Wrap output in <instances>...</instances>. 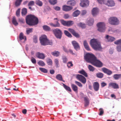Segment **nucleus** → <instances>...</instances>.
<instances>
[{"label": "nucleus", "instance_id": "nucleus-50", "mask_svg": "<svg viewBox=\"0 0 121 121\" xmlns=\"http://www.w3.org/2000/svg\"><path fill=\"white\" fill-rule=\"evenodd\" d=\"M31 61L33 64H35L36 63V60L33 57H31Z\"/></svg>", "mask_w": 121, "mask_h": 121}, {"label": "nucleus", "instance_id": "nucleus-25", "mask_svg": "<svg viewBox=\"0 0 121 121\" xmlns=\"http://www.w3.org/2000/svg\"><path fill=\"white\" fill-rule=\"evenodd\" d=\"M71 87L73 90L75 92H77L78 87L76 85L72 84H71Z\"/></svg>", "mask_w": 121, "mask_h": 121}, {"label": "nucleus", "instance_id": "nucleus-12", "mask_svg": "<svg viewBox=\"0 0 121 121\" xmlns=\"http://www.w3.org/2000/svg\"><path fill=\"white\" fill-rule=\"evenodd\" d=\"M114 43L118 45L116 47L117 50L118 52H121V39L116 41L114 42Z\"/></svg>", "mask_w": 121, "mask_h": 121}, {"label": "nucleus", "instance_id": "nucleus-59", "mask_svg": "<svg viewBox=\"0 0 121 121\" xmlns=\"http://www.w3.org/2000/svg\"><path fill=\"white\" fill-rule=\"evenodd\" d=\"M20 9H19L16 12V14L17 16L18 17L20 16Z\"/></svg>", "mask_w": 121, "mask_h": 121}, {"label": "nucleus", "instance_id": "nucleus-1", "mask_svg": "<svg viewBox=\"0 0 121 121\" xmlns=\"http://www.w3.org/2000/svg\"><path fill=\"white\" fill-rule=\"evenodd\" d=\"M84 58L87 62L91 63L94 66L98 68H100L103 66L102 63L91 53H86L84 56Z\"/></svg>", "mask_w": 121, "mask_h": 121}, {"label": "nucleus", "instance_id": "nucleus-15", "mask_svg": "<svg viewBox=\"0 0 121 121\" xmlns=\"http://www.w3.org/2000/svg\"><path fill=\"white\" fill-rule=\"evenodd\" d=\"M54 20H56V21L55 22V23H56V24H55L52 23H49L50 25L51 26L54 27H60V24L58 22V21H59V20L57 18H54Z\"/></svg>", "mask_w": 121, "mask_h": 121}, {"label": "nucleus", "instance_id": "nucleus-24", "mask_svg": "<svg viewBox=\"0 0 121 121\" xmlns=\"http://www.w3.org/2000/svg\"><path fill=\"white\" fill-rule=\"evenodd\" d=\"M56 78L59 80L62 81L64 82H65V81L63 80L62 76L60 74H59L56 75Z\"/></svg>", "mask_w": 121, "mask_h": 121}, {"label": "nucleus", "instance_id": "nucleus-51", "mask_svg": "<svg viewBox=\"0 0 121 121\" xmlns=\"http://www.w3.org/2000/svg\"><path fill=\"white\" fill-rule=\"evenodd\" d=\"M73 65V64H72V62L69 61V62L67 63V66L69 68H70L71 66H72Z\"/></svg>", "mask_w": 121, "mask_h": 121}, {"label": "nucleus", "instance_id": "nucleus-37", "mask_svg": "<svg viewBox=\"0 0 121 121\" xmlns=\"http://www.w3.org/2000/svg\"><path fill=\"white\" fill-rule=\"evenodd\" d=\"M38 64L39 65L41 66H43L45 65V64L44 63L42 60H39L38 62Z\"/></svg>", "mask_w": 121, "mask_h": 121}, {"label": "nucleus", "instance_id": "nucleus-58", "mask_svg": "<svg viewBox=\"0 0 121 121\" xmlns=\"http://www.w3.org/2000/svg\"><path fill=\"white\" fill-rule=\"evenodd\" d=\"M68 30L72 34H73L74 33L75 31L73 29L71 28L68 29Z\"/></svg>", "mask_w": 121, "mask_h": 121}, {"label": "nucleus", "instance_id": "nucleus-14", "mask_svg": "<svg viewBox=\"0 0 121 121\" xmlns=\"http://www.w3.org/2000/svg\"><path fill=\"white\" fill-rule=\"evenodd\" d=\"M72 43L74 48L77 51L80 49V47L79 44L76 41H73Z\"/></svg>", "mask_w": 121, "mask_h": 121}, {"label": "nucleus", "instance_id": "nucleus-44", "mask_svg": "<svg viewBox=\"0 0 121 121\" xmlns=\"http://www.w3.org/2000/svg\"><path fill=\"white\" fill-rule=\"evenodd\" d=\"M49 2L51 4L54 5L56 3L57 0H49Z\"/></svg>", "mask_w": 121, "mask_h": 121}, {"label": "nucleus", "instance_id": "nucleus-29", "mask_svg": "<svg viewBox=\"0 0 121 121\" xmlns=\"http://www.w3.org/2000/svg\"><path fill=\"white\" fill-rule=\"evenodd\" d=\"M78 73L83 75L86 77L88 76L87 73L83 69L79 71Z\"/></svg>", "mask_w": 121, "mask_h": 121}, {"label": "nucleus", "instance_id": "nucleus-22", "mask_svg": "<svg viewBox=\"0 0 121 121\" xmlns=\"http://www.w3.org/2000/svg\"><path fill=\"white\" fill-rule=\"evenodd\" d=\"M83 45L85 48L88 51L90 50V49L89 47V45L86 40H84L83 42Z\"/></svg>", "mask_w": 121, "mask_h": 121}, {"label": "nucleus", "instance_id": "nucleus-17", "mask_svg": "<svg viewBox=\"0 0 121 121\" xmlns=\"http://www.w3.org/2000/svg\"><path fill=\"white\" fill-rule=\"evenodd\" d=\"M109 87H111L114 89H117L119 88L118 85L116 83L114 82H111L108 84Z\"/></svg>", "mask_w": 121, "mask_h": 121}, {"label": "nucleus", "instance_id": "nucleus-55", "mask_svg": "<svg viewBox=\"0 0 121 121\" xmlns=\"http://www.w3.org/2000/svg\"><path fill=\"white\" fill-rule=\"evenodd\" d=\"M34 2L32 1H30L28 4V5L29 6H31L33 5L34 4Z\"/></svg>", "mask_w": 121, "mask_h": 121}, {"label": "nucleus", "instance_id": "nucleus-7", "mask_svg": "<svg viewBox=\"0 0 121 121\" xmlns=\"http://www.w3.org/2000/svg\"><path fill=\"white\" fill-rule=\"evenodd\" d=\"M108 22L111 24L113 25H118L119 23V20L117 17H111L108 19Z\"/></svg>", "mask_w": 121, "mask_h": 121}, {"label": "nucleus", "instance_id": "nucleus-42", "mask_svg": "<svg viewBox=\"0 0 121 121\" xmlns=\"http://www.w3.org/2000/svg\"><path fill=\"white\" fill-rule=\"evenodd\" d=\"M39 69L43 73H47L48 72L47 70L44 68H39Z\"/></svg>", "mask_w": 121, "mask_h": 121}, {"label": "nucleus", "instance_id": "nucleus-11", "mask_svg": "<svg viewBox=\"0 0 121 121\" xmlns=\"http://www.w3.org/2000/svg\"><path fill=\"white\" fill-rule=\"evenodd\" d=\"M67 4L68 6L64 5L62 8H71L70 6H74L76 4V2L73 0H70L67 2Z\"/></svg>", "mask_w": 121, "mask_h": 121}, {"label": "nucleus", "instance_id": "nucleus-23", "mask_svg": "<svg viewBox=\"0 0 121 121\" xmlns=\"http://www.w3.org/2000/svg\"><path fill=\"white\" fill-rule=\"evenodd\" d=\"M84 100L85 102V106L86 107L88 106L89 104V100L88 98L86 97H85L84 98Z\"/></svg>", "mask_w": 121, "mask_h": 121}, {"label": "nucleus", "instance_id": "nucleus-28", "mask_svg": "<svg viewBox=\"0 0 121 121\" xmlns=\"http://www.w3.org/2000/svg\"><path fill=\"white\" fill-rule=\"evenodd\" d=\"M113 78L116 80L121 78V74H114L113 76Z\"/></svg>", "mask_w": 121, "mask_h": 121}, {"label": "nucleus", "instance_id": "nucleus-2", "mask_svg": "<svg viewBox=\"0 0 121 121\" xmlns=\"http://www.w3.org/2000/svg\"><path fill=\"white\" fill-rule=\"evenodd\" d=\"M26 22L28 25L34 26L37 24L39 22L38 18L34 15L30 14L26 17Z\"/></svg>", "mask_w": 121, "mask_h": 121}, {"label": "nucleus", "instance_id": "nucleus-26", "mask_svg": "<svg viewBox=\"0 0 121 121\" xmlns=\"http://www.w3.org/2000/svg\"><path fill=\"white\" fill-rule=\"evenodd\" d=\"M52 55L54 56L58 57L60 54V52L58 51H55L51 53Z\"/></svg>", "mask_w": 121, "mask_h": 121}, {"label": "nucleus", "instance_id": "nucleus-46", "mask_svg": "<svg viewBox=\"0 0 121 121\" xmlns=\"http://www.w3.org/2000/svg\"><path fill=\"white\" fill-rule=\"evenodd\" d=\"M99 115L100 116L102 115L104 113L103 109L102 108H100L99 109Z\"/></svg>", "mask_w": 121, "mask_h": 121}, {"label": "nucleus", "instance_id": "nucleus-43", "mask_svg": "<svg viewBox=\"0 0 121 121\" xmlns=\"http://www.w3.org/2000/svg\"><path fill=\"white\" fill-rule=\"evenodd\" d=\"M46 62L48 65H52V62L51 59L49 58L47 59Z\"/></svg>", "mask_w": 121, "mask_h": 121}, {"label": "nucleus", "instance_id": "nucleus-62", "mask_svg": "<svg viewBox=\"0 0 121 121\" xmlns=\"http://www.w3.org/2000/svg\"><path fill=\"white\" fill-rule=\"evenodd\" d=\"M69 17V16L68 14H65L64 16V18L65 19L68 18Z\"/></svg>", "mask_w": 121, "mask_h": 121}, {"label": "nucleus", "instance_id": "nucleus-57", "mask_svg": "<svg viewBox=\"0 0 121 121\" xmlns=\"http://www.w3.org/2000/svg\"><path fill=\"white\" fill-rule=\"evenodd\" d=\"M18 21L22 23H23L25 22V20L24 19L21 18H19Z\"/></svg>", "mask_w": 121, "mask_h": 121}, {"label": "nucleus", "instance_id": "nucleus-61", "mask_svg": "<svg viewBox=\"0 0 121 121\" xmlns=\"http://www.w3.org/2000/svg\"><path fill=\"white\" fill-rule=\"evenodd\" d=\"M107 85L106 83L104 82H102L101 83V85L102 87H103Z\"/></svg>", "mask_w": 121, "mask_h": 121}, {"label": "nucleus", "instance_id": "nucleus-52", "mask_svg": "<svg viewBox=\"0 0 121 121\" xmlns=\"http://www.w3.org/2000/svg\"><path fill=\"white\" fill-rule=\"evenodd\" d=\"M72 8H63V10L67 12L69 11L72 10Z\"/></svg>", "mask_w": 121, "mask_h": 121}, {"label": "nucleus", "instance_id": "nucleus-20", "mask_svg": "<svg viewBox=\"0 0 121 121\" xmlns=\"http://www.w3.org/2000/svg\"><path fill=\"white\" fill-rule=\"evenodd\" d=\"M107 41L108 42H112L115 40V38L113 37L107 35L105 38Z\"/></svg>", "mask_w": 121, "mask_h": 121}, {"label": "nucleus", "instance_id": "nucleus-9", "mask_svg": "<svg viewBox=\"0 0 121 121\" xmlns=\"http://www.w3.org/2000/svg\"><path fill=\"white\" fill-rule=\"evenodd\" d=\"M60 21L63 25L67 26H71L74 24L73 22L71 21H65L63 20H61Z\"/></svg>", "mask_w": 121, "mask_h": 121}, {"label": "nucleus", "instance_id": "nucleus-54", "mask_svg": "<svg viewBox=\"0 0 121 121\" xmlns=\"http://www.w3.org/2000/svg\"><path fill=\"white\" fill-rule=\"evenodd\" d=\"M62 59L63 60V62L64 63H66L67 61V59L66 56H63Z\"/></svg>", "mask_w": 121, "mask_h": 121}, {"label": "nucleus", "instance_id": "nucleus-5", "mask_svg": "<svg viewBox=\"0 0 121 121\" xmlns=\"http://www.w3.org/2000/svg\"><path fill=\"white\" fill-rule=\"evenodd\" d=\"M99 3L103 4L108 6L113 7L115 5V3L113 0H97Z\"/></svg>", "mask_w": 121, "mask_h": 121}, {"label": "nucleus", "instance_id": "nucleus-48", "mask_svg": "<svg viewBox=\"0 0 121 121\" xmlns=\"http://www.w3.org/2000/svg\"><path fill=\"white\" fill-rule=\"evenodd\" d=\"M90 21H91V22L89 21H88V24L89 26H91L93 24L94 21V20L93 19H91Z\"/></svg>", "mask_w": 121, "mask_h": 121}, {"label": "nucleus", "instance_id": "nucleus-32", "mask_svg": "<svg viewBox=\"0 0 121 121\" xmlns=\"http://www.w3.org/2000/svg\"><path fill=\"white\" fill-rule=\"evenodd\" d=\"M80 13V11L77 10L73 13V16L74 17H77L79 14Z\"/></svg>", "mask_w": 121, "mask_h": 121}, {"label": "nucleus", "instance_id": "nucleus-10", "mask_svg": "<svg viewBox=\"0 0 121 121\" xmlns=\"http://www.w3.org/2000/svg\"><path fill=\"white\" fill-rule=\"evenodd\" d=\"M76 78L83 84H85L86 82V78L82 75L79 74L77 75Z\"/></svg>", "mask_w": 121, "mask_h": 121}, {"label": "nucleus", "instance_id": "nucleus-4", "mask_svg": "<svg viewBox=\"0 0 121 121\" xmlns=\"http://www.w3.org/2000/svg\"><path fill=\"white\" fill-rule=\"evenodd\" d=\"M39 40L42 45L45 46L46 45H52L53 43L52 41L49 40L45 35H42L40 37Z\"/></svg>", "mask_w": 121, "mask_h": 121}, {"label": "nucleus", "instance_id": "nucleus-56", "mask_svg": "<svg viewBox=\"0 0 121 121\" xmlns=\"http://www.w3.org/2000/svg\"><path fill=\"white\" fill-rule=\"evenodd\" d=\"M38 38L37 36H34V37L33 39V41L35 43H36L38 41Z\"/></svg>", "mask_w": 121, "mask_h": 121}, {"label": "nucleus", "instance_id": "nucleus-63", "mask_svg": "<svg viewBox=\"0 0 121 121\" xmlns=\"http://www.w3.org/2000/svg\"><path fill=\"white\" fill-rule=\"evenodd\" d=\"M50 73L52 74H53L55 73V71L54 70H51L50 71Z\"/></svg>", "mask_w": 121, "mask_h": 121}, {"label": "nucleus", "instance_id": "nucleus-16", "mask_svg": "<svg viewBox=\"0 0 121 121\" xmlns=\"http://www.w3.org/2000/svg\"><path fill=\"white\" fill-rule=\"evenodd\" d=\"M102 70L104 73H106L108 75H110L112 73V71L105 68H102Z\"/></svg>", "mask_w": 121, "mask_h": 121}, {"label": "nucleus", "instance_id": "nucleus-36", "mask_svg": "<svg viewBox=\"0 0 121 121\" xmlns=\"http://www.w3.org/2000/svg\"><path fill=\"white\" fill-rule=\"evenodd\" d=\"M12 22L13 24L16 26L18 25V23L17 22L15 17H14L13 18Z\"/></svg>", "mask_w": 121, "mask_h": 121}, {"label": "nucleus", "instance_id": "nucleus-3", "mask_svg": "<svg viewBox=\"0 0 121 121\" xmlns=\"http://www.w3.org/2000/svg\"><path fill=\"white\" fill-rule=\"evenodd\" d=\"M90 44L95 50H100L102 49L100 43L97 39H91Z\"/></svg>", "mask_w": 121, "mask_h": 121}, {"label": "nucleus", "instance_id": "nucleus-21", "mask_svg": "<svg viewBox=\"0 0 121 121\" xmlns=\"http://www.w3.org/2000/svg\"><path fill=\"white\" fill-rule=\"evenodd\" d=\"M97 8H93L92 11V13L93 16L96 15L98 13Z\"/></svg>", "mask_w": 121, "mask_h": 121}, {"label": "nucleus", "instance_id": "nucleus-19", "mask_svg": "<svg viewBox=\"0 0 121 121\" xmlns=\"http://www.w3.org/2000/svg\"><path fill=\"white\" fill-rule=\"evenodd\" d=\"M93 87L94 90L96 91H98L99 88V85L98 82H95L93 84Z\"/></svg>", "mask_w": 121, "mask_h": 121}, {"label": "nucleus", "instance_id": "nucleus-40", "mask_svg": "<svg viewBox=\"0 0 121 121\" xmlns=\"http://www.w3.org/2000/svg\"><path fill=\"white\" fill-rule=\"evenodd\" d=\"M36 4L39 6H41L43 4V3L42 1L39 0H37L35 1Z\"/></svg>", "mask_w": 121, "mask_h": 121}, {"label": "nucleus", "instance_id": "nucleus-18", "mask_svg": "<svg viewBox=\"0 0 121 121\" xmlns=\"http://www.w3.org/2000/svg\"><path fill=\"white\" fill-rule=\"evenodd\" d=\"M36 56L38 58L42 59H44L45 57L43 54L39 52H37L36 53Z\"/></svg>", "mask_w": 121, "mask_h": 121}, {"label": "nucleus", "instance_id": "nucleus-38", "mask_svg": "<svg viewBox=\"0 0 121 121\" xmlns=\"http://www.w3.org/2000/svg\"><path fill=\"white\" fill-rule=\"evenodd\" d=\"M27 13V10L26 8H23L22 10V13L23 15H26Z\"/></svg>", "mask_w": 121, "mask_h": 121}, {"label": "nucleus", "instance_id": "nucleus-34", "mask_svg": "<svg viewBox=\"0 0 121 121\" xmlns=\"http://www.w3.org/2000/svg\"><path fill=\"white\" fill-rule=\"evenodd\" d=\"M65 34L69 37L71 38L72 37V35L71 34L67 31L65 30L64 32Z\"/></svg>", "mask_w": 121, "mask_h": 121}, {"label": "nucleus", "instance_id": "nucleus-35", "mask_svg": "<svg viewBox=\"0 0 121 121\" xmlns=\"http://www.w3.org/2000/svg\"><path fill=\"white\" fill-rule=\"evenodd\" d=\"M96 77L100 78H103L104 76V74L101 73H99L96 74Z\"/></svg>", "mask_w": 121, "mask_h": 121}, {"label": "nucleus", "instance_id": "nucleus-39", "mask_svg": "<svg viewBox=\"0 0 121 121\" xmlns=\"http://www.w3.org/2000/svg\"><path fill=\"white\" fill-rule=\"evenodd\" d=\"M78 25L82 29L85 28L86 27L85 24L81 23H80L78 24Z\"/></svg>", "mask_w": 121, "mask_h": 121}, {"label": "nucleus", "instance_id": "nucleus-31", "mask_svg": "<svg viewBox=\"0 0 121 121\" xmlns=\"http://www.w3.org/2000/svg\"><path fill=\"white\" fill-rule=\"evenodd\" d=\"M63 86L66 90L69 92L71 91V90L69 87L66 85L64 83H63Z\"/></svg>", "mask_w": 121, "mask_h": 121}, {"label": "nucleus", "instance_id": "nucleus-47", "mask_svg": "<svg viewBox=\"0 0 121 121\" xmlns=\"http://www.w3.org/2000/svg\"><path fill=\"white\" fill-rule=\"evenodd\" d=\"M33 29L32 28H29L27 29L26 30V33L28 35L32 31Z\"/></svg>", "mask_w": 121, "mask_h": 121}, {"label": "nucleus", "instance_id": "nucleus-60", "mask_svg": "<svg viewBox=\"0 0 121 121\" xmlns=\"http://www.w3.org/2000/svg\"><path fill=\"white\" fill-rule=\"evenodd\" d=\"M69 52L71 54L73 55H76L75 53H73L72 50L71 49H69Z\"/></svg>", "mask_w": 121, "mask_h": 121}, {"label": "nucleus", "instance_id": "nucleus-64", "mask_svg": "<svg viewBox=\"0 0 121 121\" xmlns=\"http://www.w3.org/2000/svg\"><path fill=\"white\" fill-rule=\"evenodd\" d=\"M27 110L26 109H25L23 110L22 111V113L24 114H26Z\"/></svg>", "mask_w": 121, "mask_h": 121}, {"label": "nucleus", "instance_id": "nucleus-33", "mask_svg": "<svg viewBox=\"0 0 121 121\" xmlns=\"http://www.w3.org/2000/svg\"><path fill=\"white\" fill-rule=\"evenodd\" d=\"M24 38L25 40L26 39V38L25 36H24L23 33H21L19 36V38L20 40H22L24 39Z\"/></svg>", "mask_w": 121, "mask_h": 121}, {"label": "nucleus", "instance_id": "nucleus-45", "mask_svg": "<svg viewBox=\"0 0 121 121\" xmlns=\"http://www.w3.org/2000/svg\"><path fill=\"white\" fill-rule=\"evenodd\" d=\"M54 62L56 67H58L59 64V60L57 59H56L54 60Z\"/></svg>", "mask_w": 121, "mask_h": 121}, {"label": "nucleus", "instance_id": "nucleus-53", "mask_svg": "<svg viewBox=\"0 0 121 121\" xmlns=\"http://www.w3.org/2000/svg\"><path fill=\"white\" fill-rule=\"evenodd\" d=\"M73 35L76 38H79L80 36L79 34L77 33H76L75 31Z\"/></svg>", "mask_w": 121, "mask_h": 121}, {"label": "nucleus", "instance_id": "nucleus-30", "mask_svg": "<svg viewBox=\"0 0 121 121\" xmlns=\"http://www.w3.org/2000/svg\"><path fill=\"white\" fill-rule=\"evenodd\" d=\"M22 1V0H16L15 3V5L16 7L19 6Z\"/></svg>", "mask_w": 121, "mask_h": 121}, {"label": "nucleus", "instance_id": "nucleus-8", "mask_svg": "<svg viewBox=\"0 0 121 121\" xmlns=\"http://www.w3.org/2000/svg\"><path fill=\"white\" fill-rule=\"evenodd\" d=\"M98 27V30L101 32H103L105 31V23L103 22H100L97 24Z\"/></svg>", "mask_w": 121, "mask_h": 121}, {"label": "nucleus", "instance_id": "nucleus-13", "mask_svg": "<svg viewBox=\"0 0 121 121\" xmlns=\"http://www.w3.org/2000/svg\"><path fill=\"white\" fill-rule=\"evenodd\" d=\"M81 2L80 4L81 6L83 7L88 6L89 2L88 0H81Z\"/></svg>", "mask_w": 121, "mask_h": 121}, {"label": "nucleus", "instance_id": "nucleus-49", "mask_svg": "<svg viewBox=\"0 0 121 121\" xmlns=\"http://www.w3.org/2000/svg\"><path fill=\"white\" fill-rule=\"evenodd\" d=\"M75 83L76 84L80 87H82V84L79 82L75 81Z\"/></svg>", "mask_w": 121, "mask_h": 121}, {"label": "nucleus", "instance_id": "nucleus-41", "mask_svg": "<svg viewBox=\"0 0 121 121\" xmlns=\"http://www.w3.org/2000/svg\"><path fill=\"white\" fill-rule=\"evenodd\" d=\"M88 68L89 70L90 71L92 72L95 69V68L93 67L90 65H88Z\"/></svg>", "mask_w": 121, "mask_h": 121}, {"label": "nucleus", "instance_id": "nucleus-6", "mask_svg": "<svg viewBox=\"0 0 121 121\" xmlns=\"http://www.w3.org/2000/svg\"><path fill=\"white\" fill-rule=\"evenodd\" d=\"M52 32L56 38L59 39L61 38L62 33L60 29L58 28L54 29L52 30Z\"/></svg>", "mask_w": 121, "mask_h": 121}, {"label": "nucleus", "instance_id": "nucleus-27", "mask_svg": "<svg viewBox=\"0 0 121 121\" xmlns=\"http://www.w3.org/2000/svg\"><path fill=\"white\" fill-rule=\"evenodd\" d=\"M43 29L45 31H49L51 30V28L50 27L47 25H44L43 26Z\"/></svg>", "mask_w": 121, "mask_h": 121}]
</instances>
